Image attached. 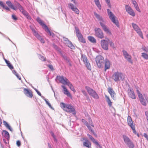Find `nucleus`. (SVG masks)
Returning <instances> with one entry per match:
<instances>
[{
	"label": "nucleus",
	"instance_id": "48",
	"mask_svg": "<svg viewBox=\"0 0 148 148\" xmlns=\"http://www.w3.org/2000/svg\"><path fill=\"white\" fill-rule=\"evenodd\" d=\"M109 43L110 47L113 48L114 47V44L112 41H110Z\"/></svg>",
	"mask_w": 148,
	"mask_h": 148
},
{
	"label": "nucleus",
	"instance_id": "47",
	"mask_svg": "<svg viewBox=\"0 0 148 148\" xmlns=\"http://www.w3.org/2000/svg\"><path fill=\"white\" fill-rule=\"evenodd\" d=\"M22 14L25 16L27 15L28 13L25 10H24L21 12Z\"/></svg>",
	"mask_w": 148,
	"mask_h": 148
},
{
	"label": "nucleus",
	"instance_id": "8",
	"mask_svg": "<svg viewBox=\"0 0 148 148\" xmlns=\"http://www.w3.org/2000/svg\"><path fill=\"white\" fill-rule=\"evenodd\" d=\"M95 36L97 37L102 39L103 38L104 36L102 31L99 28H95Z\"/></svg>",
	"mask_w": 148,
	"mask_h": 148
},
{
	"label": "nucleus",
	"instance_id": "22",
	"mask_svg": "<svg viewBox=\"0 0 148 148\" xmlns=\"http://www.w3.org/2000/svg\"><path fill=\"white\" fill-rule=\"evenodd\" d=\"M34 35L39 40L41 43H44L45 42V40L37 32L34 34Z\"/></svg>",
	"mask_w": 148,
	"mask_h": 148
},
{
	"label": "nucleus",
	"instance_id": "1",
	"mask_svg": "<svg viewBox=\"0 0 148 148\" xmlns=\"http://www.w3.org/2000/svg\"><path fill=\"white\" fill-rule=\"evenodd\" d=\"M60 104L61 108L66 112L72 113L73 114H76V112L74 107L71 105L65 104L62 102Z\"/></svg>",
	"mask_w": 148,
	"mask_h": 148
},
{
	"label": "nucleus",
	"instance_id": "7",
	"mask_svg": "<svg viewBox=\"0 0 148 148\" xmlns=\"http://www.w3.org/2000/svg\"><path fill=\"white\" fill-rule=\"evenodd\" d=\"M81 58L87 69L90 71L91 69V67L86 55L83 54L81 55Z\"/></svg>",
	"mask_w": 148,
	"mask_h": 148
},
{
	"label": "nucleus",
	"instance_id": "59",
	"mask_svg": "<svg viewBox=\"0 0 148 148\" xmlns=\"http://www.w3.org/2000/svg\"><path fill=\"white\" fill-rule=\"evenodd\" d=\"M145 114L146 116V118L148 122V112L147 111L146 112H145Z\"/></svg>",
	"mask_w": 148,
	"mask_h": 148
},
{
	"label": "nucleus",
	"instance_id": "36",
	"mask_svg": "<svg viewBox=\"0 0 148 148\" xmlns=\"http://www.w3.org/2000/svg\"><path fill=\"white\" fill-rule=\"evenodd\" d=\"M141 56L144 58L146 60H148V55L145 53H143Z\"/></svg>",
	"mask_w": 148,
	"mask_h": 148
},
{
	"label": "nucleus",
	"instance_id": "4",
	"mask_svg": "<svg viewBox=\"0 0 148 148\" xmlns=\"http://www.w3.org/2000/svg\"><path fill=\"white\" fill-rule=\"evenodd\" d=\"M122 137L125 143L129 148H133L134 145L130 139L126 135H123Z\"/></svg>",
	"mask_w": 148,
	"mask_h": 148
},
{
	"label": "nucleus",
	"instance_id": "63",
	"mask_svg": "<svg viewBox=\"0 0 148 148\" xmlns=\"http://www.w3.org/2000/svg\"><path fill=\"white\" fill-rule=\"evenodd\" d=\"M25 16L27 17V19H30L31 18V16H30V15H29L28 13L27 14V15H26Z\"/></svg>",
	"mask_w": 148,
	"mask_h": 148
},
{
	"label": "nucleus",
	"instance_id": "11",
	"mask_svg": "<svg viewBox=\"0 0 148 148\" xmlns=\"http://www.w3.org/2000/svg\"><path fill=\"white\" fill-rule=\"evenodd\" d=\"M132 26L133 28L134 29L138 35L142 38H143V34L140 29L136 24L134 23H132Z\"/></svg>",
	"mask_w": 148,
	"mask_h": 148
},
{
	"label": "nucleus",
	"instance_id": "42",
	"mask_svg": "<svg viewBox=\"0 0 148 148\" xmlns=\"http://www.w3.org/2000/svg\"><path fill=\"white\" fill-rule=\"evenodd\" d=\"M106 2L107 3L108 6L109 8L111 7V5L110 4V0H105Z\"/></svg>",
	"mask_w": 148,
	"mask_h": 148
},
{
	"label": "nucleus",
	"instance_id": "58",
	"mask_svg": "<svg viewBox=\"0 0 148 148\" xmlns=\"http://www.w3.org/2000/svg\"><path fill=\"white\" fill-rule=\"evenodd\" d=\"M71 2H72L75 5L77 4V3L76 0H71Z\"/></svg>",
	"mask_w": 148,
	"mask_h": 148
},
{
	"label": "nucleus",
	"instance_id": "17",
	"mask_svg": "<svg viewBox=\"0 0 148 148\" xmlns=\"http://www.w3.org/2000/svg\"><path fill=\"white\" fill-rule=\"evenodd\" d=\"M99 23L102 28L106 33L109 34H111L110 31L104 24L102 23L101 22H100Z\"/></svg>",
	"mask_w": 148,
	"mask_h": 148
},
{
	"label": "nucleus",
	"instance_id": "64",
	"mask_svg": "<svg viewBox=\"0 0 148 148\" xmlns=\"http://www.w3.org/2000/svg\"><path fill=\"white\" fill-rule=\"evenodd\" d=\"M97 146V148H102V147L99 144V143L98 142V144H95Z\"/></svg>",
	"mask_w": 148,
	"mask_h": 148
},
{
	"label": "nucleus",
	"instance_id": "41",
	"mask_svg": "<svg viewBox=\"0 0 148 148\" xmlns=\"http://www.w3.org/2000/svg\"><path fill=\"white\" fill-rule=\"evenodd\" d=\"M30 28L32 30V32H33V34L36 33V32H37V31L35 30V29H34V28L33 27H32L31 26H30Z\"/></svg>",
	"mask_w": 148,
	"mask_h": 148
},
{
	"label": "nucleus",
	"instance_id": "32",
	"mask_svg": "<svg viewBox=\"0 0 148 148\" xmlns=\"http://www.w3.org/2000/svg\"><path fill=\"white\" fill-rule=\"evenodd\" d=\"M87 135L88 136L89 138L94 144H98V142L91 135L89 134H87Z\"/></svg>",
	"mask_w": 148,
	"mask_h": 148
},
{
	"label": "nucleus",
	"instance_id": "29",
	"mask_svg": "<svg viewBox=\"0 0 148 148\" xmlns=\"http://www.w3.org/2000/svg\"><path fill=\"white\" fill-rule=\"evenodd\" d=\"M94 14L99 21H102L103 22H104V20H103L102 17L99 14H97L95 12H94Z\"/></svg>",
	"mask_w": 148,
	"mask_h": 148
},
{
	"label": "nucleus",
	"instance_id": "5",
	"mask_svg": "<svg viewBox=\"0 0 148 148\" xmlns=\"http://www.w3.org/2000/svg\"><path fill=\"white\" fill-rule=\"evenodd\" d=\"M85 88L87 90L89 94L95 99H98L99 97L96 92L93 89L87 86L85 87Z\"/></svg>",
	"mask_w": 148,
	"mask_h": 148
},
{
	"label": "nucleus",
	"instance_id": "23",
	"mask_svg": "<svg viewBox=\"0 0 148 148\" xmlns=\"http://www.w3.org/2000/svg\"><path fill=\"white\" fill-rule=\"evenodd\" d=\"M110 62L109 60L106 59L105 61L104 69L105 71H106L107 69H109L110 67Z\"/></svg>",
	"mask_w": 148,
	"mask_h": 148
},
{
	"label": "nucleus",
	"instance_id": "43",
	"mask_svg": "<svg viewBox=\"0 0 148 148\" xmlns=\"http://www.w3.org/2000/svg\"><path fill=\"white\" fill-rule=\"evenodd\" d=\"M45 101L47 104L48 105L49 107L51 108H52L51 105V104L48 101H47V100L45 99Z\"/></svg>",
	"mask_w": 148,
	"mask_h": 148
},
{
	"label": "nucleus",
	"instance_id": "31",
	"mask_svg": "<svg viewBox=\"0 0 148 148\" xmlns=\"http://www.w3.org/2000/svg\"><path fill=\"white\" fill-rule=\"evenodd\" d=\"M44 29L47 33H49V35L51 36H54V34L53 33H51L50 32L47 26Z\"/></svg>",
	"mask_w": 148,
	"mask_h": 148
},
{
	"label": "nucleus",
	"instance_id": "14",
	"mask_svg": "<svg viewBox=\"0 0 148 148\" xmlns=\"http://www.w3.org/2000/svg\"><path fill=\"white\" fill-rule=\"evenodd\" d=\"M63 41L66 45L68 47L70 48L71 49H74L75 47L72 44L71 41L69 40L68 39L65 37L63 38Z\"/></svg>",
	"mask_w": 148,
	"mask_h": 148
},
{
	"label": "nucleus",
	"instance_id": "25",
	"mask_svg": "<svg viewBox=\"0 0 148 148\" xmlns=\"http://www.w3.org/2000/svg\"><path fill=\"white\" fill-rule=\"evenodd\" d=\"M61 87L63 89L64 94L66 95L67 96L69 97H71V95L70 93L68 91L66 88L65 87V86L63 85H62Z\"/></svg>",
	"mask_w": 148,
	"mask_h": 148
},
{
	"label": "nucleus",
	"instance_id": "9",
	"mask_svg": "<svg viewBox=\"0 0 148 148\" xmlns=\"http://www.w3.org/2000/svg\"><path fill=\"white\" fill-rule=\"evenodd\" d=\"M75 29L76 35L79 40L82 42L85 43L86 42L85 40L83 38V36L79 32L78 28L76 27H75Z\"/></svg>",
	"mask_w": 148,
	"mask_h": 148
},
{
	"label": "nucleus",
	"instance_id": "27",
	"mask_svg": "<svg viewBox=\"0 0 148 148\" xmlns=\"http://www.w3.org/2000/svg\"><path fill=\"white\" fill-rule=\"evenodd\" d=\"M83 145L88 148L91 147V145L90 142L88 139H86L83 143Z\"/></svg>",
	"mask_w": 148,
	"mask_h": 148
},
{
	"label": "nucleus",
	"instance_id": "20",
	"mask_svg": "<svg viewBox=\"0 0 148 148\" xmlns=\"http://www.w3.org/2000/svg\"><path fill=\"white\" fill-rule=\"evenodd\" d=\"M127 123L128 125L133 130L135 131V126L133 125V121L131 117L130 116H128L127 119Z\"/></svg>",
	"mask_w": 148,
	"mask_h": 148
},
{
	"label": "nucleus",
	"instance_id": "30",
	"mask_svg": "<svg viewBox=\"0 0 148 148\" xmlns=\"http://www.w3.org/2000/svg\"><path fill=\"white\" fill-rule=\"evenodd\" d=\"M105 97L106 98V100L107 102L108 105L110 106H111L112 105V102L111 101L109 97L107 96L106 95H105Z\"/></svg>",
	"mask_w": 148,
	"mask_h": 148
},
{
	"label": "nucleus",
	"instance_id": "45",
	"mask_svg": "<svg viewBox=\"0 0 148 148\" xmlns=\"http://www.w3.org/2000/svg\"><path fill=\"white\" fill-rule=\"evenodd\" d=\"M12 19L15 21H16L17 19V18L14 14L12 15Z\"/></svg>",
	"mask_w": 148,
	"mask_h": 148
},
{
	"label": "nucleus",
	"instance_id": "34",
	"mask_svg": "<svg viewBox=\"0 0 148 148\" xmlns=\"http://www.w3.org/2000/svg\"><path fill=\"white\" fill-rule=\"evenodd\" d=\"M136 92L138 95V96L140 100L144 98V97L143 95L141 93H140V92L138 90H136Z\"/></svg>",
	"mask_w": 148,
	"mask_h": 148
},
{
	"label": "nucleus",
	"instance_id": "60",
	"mask_svg": "<svg viewBox=\"0 0 148 148\" xmlns=\"http://www.w3.org/2000/svg\"><path fill=\"white\" fill-rule=\"evenodd\" d=\"M8 66L11 69H12L14 68L13 66H12L11 64L10 65H8Z\"/></svg>",
	"mask_w": 148,
	"mask_h": 148
},
{
	"label": "nucleus",
	"instance_id": "35",
	"mask_svg": "<svg viewBox=\"0 0 148 148\" xmlns=\"http://www.w3.org/2000/svg\"><path fill=\"white\" fill-rule=\"evenodd\" d=\"M67 85L69 86L71 90L73 91L74 92H75V89L73 86L72 85V84L70 82L68 83Z\"/></svg>",
	"mask_w": 148,
	"mask_h": 148
},
{
	"label": "nucleus",
	"instance_id": "44",
	"mask_svg": "<svg viewBox=\"0 0 148 148\" xmlns=\"http://www.w3.org/2000/svg\"><path fill=\"white\" fill-rule=\"evenodd\" d=\"M15 5L18 8L21 5L19 3H18L17 1L15 0L14 1Z\"/></svg>",
	"mask_w": 148,
	"mask_h": 148
},
{
	"label": "nucleus",
	"instance_id": "54",
	"mask_svg": "<svg viewBox=\"0 0 148 148\" xmlns=\"http://www.w3.org/2000/svg\"><path fill=\"white\" fill-rule=\"evenodd\" d=\"M0 5L3 8H4L5 5L3 3V2L1 1H0Z\"/></svg>",
	"mask_w": 148,
	"mask_h": 148
},
{
	"label": "nucleus",
	"instance_id": "10",
	"mask_svg": "<svg viewBox=\"0 0 148 148\" xmlns=\"http://www.w3.org/2000/svg\"><path fill=\"white\" fill-rule=\"evenodd\" d=\"M57 78L60 83L64 85H67L68 83L70 82L67 78L63 76H57Z\"/></svg>",
	"mask_w": 148,
	"mask_h": 148
},
{
	"label": "nucleus",
	"instance_id": "16",
	"mask_svg": "<svg viewBox=\"0 0 148 148\" xmlns=\"http://www.w3.org/2000/svg\"><path fill=\"white\" fill-rule=\"evenodd\" d=\"M125 7L126 11L129 14L133 16H135L134 12L130 6L127 5H125Z\"/></svg>",
	"mask_w": 148,
	"mask_h": 148
},
{
	"label": "nucleus",
	"instance_id": "3",
	"mask_svg": "<svg viewBox=\"0 0 148 148\" xmlns=\"http://www.w3.org/2000/svg\"><path fill=\"white\" fill-rule=\"evenodd\" d=\"M107 13L109 17L112 21L117 27H119V24L118 21L115 19L116 16L109 9H107Z\"/></svg>",
	"mask_w": 148,
	"mask_h": 148
},
{
	"label": "nucleus",
	"instance_id": "40",
	"mask_svg": "<svg viewBox=\"0 0 148 148\" xmlns=\"http://www.w3.org/2000/svg\"><path fill=\"white\" fill-rule=\"evenodd\" d=\"M40 59L42 61H45L46 60V58L43 56L40 55L39 56Z\"/></svg>",
	"mask_w": 148,
	"mask_h": 148
},
{
	"label": "nucleus",
	"instance_id": "15",
	"mask_svg": "<svg viewBox=\"0 0 148 148\" xmlns=\"http://www.w3.org/2000/svg\"><path fill=\"white\" fill-rule=\"evenodd\" d=\"M122 52L125 58L130 63L132 64L133 62L131 59V56L125 50H123V51Z\"/></svg>",
	"mask_w": 148,
	"mask_h": 148
},
{
	"label": "nucleus",
	"instance_id": "52",
	"mask_svg": "<svg viewBox=\"0 0 148 148\" xmlns=\"http://www.w3.org/2000/svg\"><path fill=\"white\" fill-rule=\"evenodd\" d=\"M18 8L21 12L22 11H23V10H24V8L21 6V5L19 7H18Z\"/></svg>",
	"mask_w": 148,
	"mask_h": 148
},
{
	"label": "nucleus",
	"instance_id": "61",
	"mask_svg": "<svg viewBox=\"0 0 148 148\" xmlns=\"http://www.w3.org/2000/svg\"><path fill=\"white\" fill-rule=\"evenodd\" d=\"M135 8H136V10L140 12V10L139 8V7L138 6V5L137 6L135 7Z\"/></svg>",
	"mask_w": 148,
	"mask_h": 148
},
{
	"label": "nucleus",
	"instance_id": "55",
	"mask_svg": "<svg viewBox=\"0 0 148 148\" xmlns=\"http://www.w3.org/2000/svg\"><path fill=\"white\" fill-rule=\"evenodd\" d=\"M143 136L145 138H146L147 140L148 141V136L147 134L146 133H145L144 134Z\"/></svg>",
	"mask_w": 148,
	"mask_h": 148
},
{
	"label": "nucleus",
	"instance_id": "37",
	"mask_svg": "<svg viewBox=\"0 0 148 148\" xmlns=\"http://www.w3.org/2000/svg\"><path fill=\"white\" fill-rule=\"evenodd\" d=\"M141 103L143 106H146L147 104L146 101L144 99V98L140 100Z\"/></svg>",
	"mask_w": 148,
	"mask_h": 148
},
{
	"label": "nucleus",
	"instance_id": "51",
	"mask_svg": "<svg viewBox=\"0 0 148 148\" xmlns=\"http://www.w3.org/2000/svg\"><path fill=\"white\" fill-rule=\"evenodd\" d=\"M87 127L88 128V129H89V130L91 132H92L93 133H94V131L91 129V127H90V125H88L87 126Z\"/></svg>",
	"mask_w": 148,
	"mask_h": 148
},
{
	"label": "nucleus",
	"instance_id": "21",
	"mask_svg": "<svg viewBox=\"0 0 148 148\" xmlns=\"http://www.w3.org/2000/svg\"><path fill=\"white\" fill-rule=\"evenodd\" d=\"M23 91L24 94L27 97L29 98L32 97L33 95L31 91L25 88H24Z\"/></svg>",
	"mask_w": 148,
	"mask_h": 148
},
{
	"label": "nucleus",
	"instance_id": "62",
	"mask_svg": "<svg viewBox=\"0 0 148 148\" xmlns=\"http://www.w3.org/2000/svg\"><path fill=\"white\" fill-rule=\"evenodd\" d=\"M3 8L7 10L10 11V9L7 6H5V5L4 6V8Z\"/></svg>",
	"mask_w": 148,
	"mask_h": 148
},
{
	"label": "nucleus",
	"instance_id": "6",
	"mask_svg": "<svg viewBox=\"0 0 148 148\" xmlns=\"http://www.w3.org/2000/svg\"><path fill=\"white\" fill-rule=\"evenodd\" d=\"M96 62L99 68H101L103 67L104 58L103 56L101 55L97 56L96 58Z\"/></svg>",
	"mask_w": 148,
	"mask_h": 148
},
{
	"label": "nucleus",
	"instance_id": "56",
	"mask_svg": "<svg viewBox=\"0 0 148 148\" xmlns=\"http://www.w3.org/2000/svg\"><path fill=\"white\" fill-rule=\"evenodd\" d=\"M16 145L18 147H19L21 145L20 142L19 140H18L16 142Z\"/></svg>",
	"mask_w": 148,
	"mask_h": 148
},
{
	"label": "nucleus",
	"instance_id": "46",
	"mask_svg": "<svg viewBox=\"0 0 148 148\" xmlns=\"http://www.w3.org/2000/svg\"><path fill=\"white\" fill-rule=\"evenodd\" d=\"M132 3L134 5V7L138 5L136 2V1H135V0H132Z\"/></svg>",
	"mask_w": 148,
	"mask_h": 148
},
{
	"label": "nucleus",
	"instance_id": "19",
	"mask_svg": "<svg viewBox=\"0 0 148 148\" xmlns=\"http://www.w3.org/2000/svg\"><path fill=\"white\" fill-rule=\"evenodd\" d=\"M128 95L130 97L133 99H136V95L132 89H128Z\"/></svg>",
	"mask_w": 148,
	"mask_h": 148
},
{
	"label": "nucleus",
	"instance_id": "12",
	"mask_svg": "<svg viewBox=\"0 0 148 148\" xmlns=\"http://www.w3.org/2000/svg\"><path fill=\"white\" fill-rule=\"evenodd\" d=\"M100 44L102 48L105 50L108 49L109 41L105 40H102L100 41Z\"/></svg>",
	"mask_w": 148,
	"mask_h": 148
},
{
	"label": "nucleus",
	"instance_id": "33",
	"mask_svg": "<svg viewBox=\"0 0 148 148\" xmlns=\"http://www.w3.org/2000/svg\"><path fill=\"white\" fill-rule=\"evenodd\" d=\"M88 40L92 42L95 43L96 42V39L92 36H89L88 37Z\"/></svg>",
	"mask_w": 148,
	"mask_h": 148
},
{
	"label": "nucleus",
	"instance_id": "39",
	"mask_svg": "<svg viewBox=\"0 0 148 148\" xmlns=\"http://www.w3.org/2000/svg\"><path fill=\"white\" fill-rule=\"evenodd\" d=\"M142 49L144 51L148 52V47L145 46H143L142 48Z\"/></svg>",
	"mask_w": 148,
	"mask_h": 148
},
{
	"label": "nucleus",
	"instance_id": "28",
	"mask_svg": "<svg viewBox=\"0 0 148 148\" xmlns=\"http://www.w3.org/2000/svg\"><path fill=\"white\" fill-rule=\"evenodd\" d=\"M3 134L5 137V138L8 140L10 139V135L9 133L6 130H3Z\"/></svg>",
	"mask_w": 148,
	"mask_h": 148
},
{
	"label": "nucleus",
	"instance_id": "49",
	"mask_svg": "<svg viewBox=\"0 0 148 148\" xmlns=\"http://www.w3.org/2000/svg\"><path fill=\"white\" fill-rule=\"evenodd\" d=\"M47 66L51 70H53V67L52 65L49 64L47 65Z\"/></svg>",
	"mask_w": 148,
	"mask_h": 148
},
{
	"label": "nucleus",
	"instance_id": "18",
	"mask_svg": "<svg viewBox=\"0 0 148 148\" xmlns=\"http://www.w3.org/2000/svg\"><path fill=\"white\" fill-rule=\"evenodd\" d=\"M108 90L112 98L114 100H115L116 99V94L113 89L111 88H109L108 89Z\"/></svg>",
	"mask_w": 148,
	"mask_h": 148
},
{
	"label": "nucleus",
	"instance_id": "50",
	"mask_svg": "<svg viewBox=\"0 0 148 148\" xmlns=\"http://www.w3.org/2000/svg\"><path fill=\"white\" fill-rule=\"evenodd\" d=\"M3 124L4 125L7 127L8 126H9V125L8 124V123H7L5 121H3Z\"/></svg>",
	"mask_w": 148,
	"mask_h": 148
},
{
	"label": "nucleus",
	"instance_id": "53",
	"mask_svg": "<svg viewBox=\"0 0 148 148\" xmlns=\"http://www.w3.org/2000/svg\"><path fill=\"white\" fill-rule=\"evenodd\" d=\"M82 93H83V94L85 96H87V92H86L84 90H82Z\"/></svg>",
	"mask_w": 148,
	"mask_h": 148
},
{
	"label": "nucleus",
	"instance_id": "38",
	"mask_svg": "<svg viewBox=\"0 0 148 148\" xmlns=\"http://www.w3.org/2000/svg\"><path fill=\"white\" fill-rule=\"evenodd\" d=\"M95 3L98 9L101 10V6L100 2H99Z\"/></svg>",
	"mask_w": 148,
	"mask_h": 148
},
{
	"label": "nucleus",
	"instance_id": "26",
	"mask_svg": "<svg viewBox=\"0 0 148 148\" xmlns=\"http://www.w3.org/2000/svg\"><path fill=\"white\" fill-rule=\"evenodd\" d=\"M36 21L38 22L42 26L44 29L47 26L44 23L43 21L39 17H38L37 18Z\"/></svg>",
	"mask_w": 148,
	"mask_h": 148
},
{
	"label": "nucleus",
	"instance_id": "24",
	"mask_svg": "<svg viewBox=\"0 0 148 148\" xmlns=\"http://www.w3.org/2000/svg\"><path fill=\"white\" fill-rule=\"evenodd\" d=\"M6 3L8 7L11 8L14 10H16L17 9V7H14L10 1H6Z\"/></svg>",
	"mask_w": 148,
	"mask_h": 148
},
{
	"label": "nucleus",
	"instance_id": "13",
	"mask_svg": "<svg viewBox=\"0 0 148 148\" xmlns=\"http://www.w3.org/2000/svg\"><path fill=\"white\" fill-rule=\"evenodd\" d=\"M68 7L69 8L71 9L76 14H78L79 11L78 9L73 4L71 3H69L68 4Z\"/></svg>",
	"mask_w": 148,
	"mask_h": 148
},
{
	"label": "nucleus",
	"instance_id": "57",
	"mask_svg": "<svg viewBox=\"0 0 148 148\" xmlns=\"http://www.w3.org/2000/svg\"><path fill=\"white\" fill-rule=\"evenodd\" d=\"M63 58H64L65 60H66L67 61H68V62H69V59H68V58H67L66 56H63Z\"/></svg>",
	"mask_w": 148,
	"mask_h": 148
},
{
	"label": "nucleus",
	"instance_id": "2",
	"mask_svg": "<svg viewBox=\"0 0 148 148\" xmlns=\"http://www.w3.org/2000/svg\"><path fill=\"white\" fill-rule=\"evenodd\" d=\"M112 79L115 82L120 81H123L124 79V77L123 74L121 72H115L113 75Z\"/></svg>",
	"mask_w": 148,
	"mask_h": 148
}]
</instances>
